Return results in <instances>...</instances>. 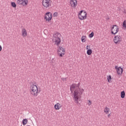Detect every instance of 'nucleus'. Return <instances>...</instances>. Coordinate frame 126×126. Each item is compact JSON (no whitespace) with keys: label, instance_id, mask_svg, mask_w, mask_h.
I'll return each mask as SVG.
<instances>
[{"label":"nucleus","instance_id":"obj_24","mask_svg":"<svg viewBox=\"0 0 126 126\" xmlns=\"http://www.w3.org/2000/svg\"><path fill=\"white\" fill-rule=\"evenodd\" d=\"M54 17H57L58 16V12H55L53 14Z\"/></svg>","mask_w":126,"mask_h":126},{"label":"nucleus","instance_id":"obj_9","mask_svg":"<svg viewBox=\"0 0 126 126\" xmlns=\"http://www.w3.org/2000/svg\"><path fill=\"white\" fill-rule=\"evenodd\" d=\"M52 18H53V14L50 12H48L45 14V16H44V19L46 20V21H50L51 20Z\"/></svg>","mask_w":126,"mask_h":126},{"label":"nucleus","instance_id":"obj_2","mask_svg":"<svg viewBox=\"0 0 126 126\" xmlns=\"http://www.w3.org/2000/svg\"><path fill=\"white\" fill-rule=\"evenodd\" d=\"M84 92V90L83 89L80 90L79 88L78 90L74 91L73 96L75 99V103H78V99H79V96L80 95H82V94H83Z\"/></svg>","mask_w":126,"mask_h":126},{"label":"nucleus","instance_id":"obj_4","mask_svg":"<svg viewBox=\"0 0 126 126\" xmlns=\"http://www.w3.org/2000/svg\"><path fill=\"white\" fill-rule=\"evenodd\" d=\"M87 13L86 12H83V10H81L80 13H79L78 17L81 20H84V19H86V17H87Z\"/></svg>","mask_w":126,"mask_h":126},{"label":"nucleus","instance_id":"obj_21","mask_svg":"<svg viewBox=\"0 0 126 126\" xmlns=\"http://www.w3.org/2000/svg\"><path fill=\"white\" fill-rule=\"evenodd\" d=\"M108 82L110 83V80L112 79V76L110 75L109 76H107V78Z\"/></svg>","mask_w":126,"mask_h":126},{"label":"nucleus","instance_id":"obj_6","mask_svg":"<svg viewBox=\"0 0 126 126\" xmlns=\"http://www.w3.org/2000/svg\"><path fill=\"white\" fill-rule=\"evenodd\" d=\"M17 4L18 5H23V6H26L28 4V0H17Z\"/></svg>","mask_w":126,"mask_h":126},{"label":"nucleus","instance_id":"obj_30","mask_svg":"<svg viewBox=\"0 0 126 126\" xmlns=\"http://www.w3.org/2000/svg\"><path fill=\"white\" fill-rule=\"evenodd\" d=\"M109 19H110V18H107V20H109Z\"/></svg>","mask_w":126,"mask_h":126},{"label":"nucleus","instance_id":"obj_3","mask_svg":"<svg viewBox=\"0 0 126 126\" xmlns=\"http://www.w3.org/2000/svg\"><path fill=\"white\" fill-rule=\"evenodd\" d=\"M31 94L32 96H35L37 97L38 96V94H39V92H38V87L36 85H32L31 87Z\"/></svg>","mask_w":126,"mask_h":126},{"label":"nucleus","instance_id":"obj_10","mask_svg":"<svg viewBox=\"0 0 126 126\" xmlns=\"http://www.w3.org/2000/svg\"><path fill=\"white\" fill-rule=\"evenodd\" d=\"M70 3L72 7L75 8L77 5V1L76 0H71Z\"/></svg>","mask_w":126,"mask_h":126},{"label":"nucleus","instance_id":"obj_17","mask_svg":"<svg viewBox=\"0 0 126 126\" xmlns=\"http://www.w3.org/2000/svg\"><path fill=\"white\" fill-rule=\"evenodd\" d=\"M125 96H126V93L125 92V91L121 92V98H125Z\"/></svg>","mask_w":126,"mask_h":126},{"label":"nucleus","instance_id":"obj_19","mask_svg":"<svg viewBox=\"0 0 126 126\" xmlns=\"http://www.w3.org/2000/svg\"><path fill=\"white\" fill-rule=\"evenodd\" d=\"M81 40L83 43H85V42H86V36H82Z\"/></svg>","mask_w":126,"mask_h":126},{"label":"nucleus","instance_id":"obj_26","mask_svg":"<svg viewBox=\"0 0 126 126\" xmlns=\"http://www.w3.org/2000/svg\"><path fill=\"white\" fill-rule=\"evenodd\" d=\"M88 102H88V105H91V104H92L91 101H90V100H89Z\"/></svg>","mask_w":126,"mask_h":126},{"label":"nucleus","instance_id":"obj_11","mask_svg":"<svg viewBox=\"0 0 126 126\" xmlns=\"http://www.w3.org/2000/svg\"><path fill=\"white\" fill-rule=\"evenodd\" d=\"M115 69H117V73L119 75H121L123 74V71H124V69L123 68L121 67H118V66H115Z\"/></svg>","mask_w":126,"mask_h":126},{"label":"nucleus","instance_id":"obj_16","mask_svg":"<svg viewBox=\"0 0 126 126\" xmlns=\"http://www.w3.org/2000/svg\"><path fill=\"white\" fill-rule=\"evenodd\" d=\"M104 112L107 115V114H109V112H110V108H108V107L106 106L104 109Z\"/></svg>","mask_w":126,"mask_h":126},{"label":"nucleus","instance_id":"obj_28","mask_svg":"<svg viewBox=\"0 0 126 126\" xmlns=\"http://www.w3.org/2000/svg\"><path fill=\"white\" fill-rule=\"evenodd\" d=\"M1 50H2V47H1V46L0 45V52H1Z\"/></svg>","mask_w":126,"mask_h":126},{"label":"nucleus","instance_id":"obj_1","mask_svg":"<svg viewBox=\"0 0 126 126\" xmlns=\"http://www.w3.org/2000/svg\"><path fill=\"white\" fill-rule=\"evenodd\" d=\"M61 33L59 32H56L53 34V41L55 42V45H57L58 47V54L59 55V56L63 57L64 56V54H65V49L64 48H63L61 46H60V44L61 43Z\"/></svg>","mask_w":126,"mask_h":126},{"label":"nucleus","instance_id":"obj_20","mask_svg":"<svg viewBox=\"0 0 126 126\" xmlns=\"http://www.w3.org/2000/svg\"><path fill=\"white\" fill-rule=\"evenodd\" d=\"M11 6H12V7H14V8L16 7V3H15L14 2H11Z\"/></svg>","mask_w":126,"mask_h":126},{"label":"nucleus","instance_id":"obj_15","mask_svg":"<svg viewBox=\"0 0 126 126\" xmlns=\"http://www.w3.org/2000/svg\"><path fill=\"white\" fill-rule=\"evenodd\" d=\"M22 34L23 37H26L27 36V31L25 29H23L22 31Z\"/></svg>","mask_w":126,"mask_h":126},{"label":"nucleus","instance_id":"obj_18","mask_svg":"<svg viewBox=\"0 0 126 126\" xmlns=\"http://www.w3.org/2000/svg\"><path fill=\"white\" fill-rule=\"evenodd\" d=\"M27 123H28V120L27 119H25L23 120V126H25Z\"/></svg>","mask_w":126,"mask_h":126},{"label":"nucleus","instance_id":"obj_5","mask_svg":"<svg viewBox=\"0 0 126 126\" xmlns=\"http://www.w3.org/2000/svg\"><path fill=\"white\" fill-rule=\"evenodd\" d=\"M42 5L44 7H50V6H52V0H43L42 1Z\"/></svg>","mask_w":126,"mask_h":126},{"label":"nucleus","instance_id":"obj_7","mask_svg":"<svg viewBox=\"0 0 126 126\" xmlns=\"http://www.w3.org/2000/svg\"><path fill=\"white\" fill-rule=\"evenodd\" d=\"M111 31L112 35H116V34L119 32V26L116 25H113L111 28Z\"/></svg>","mask_w":126,"mask_h":126},{"label":"nucleus","instance_id":"obj_14","mask_svg":"<svg viewBox=\"0 0 126 126\" xmlns=\"http://www.w3.org/2000/svg\"><path fill=\"white\" fill-rule=\"evenodd\" d=\"M75 87H76V84H73L70 88V90L71 92V93H72L73 92V90H74V89H75Z\"/></svg>","mask_w":126,"mask_h":126},{"label":"nucleus","instance_id":"obj_25","mask_svg":"<svg viewBox=\"0 0 126 126\" xmlns=\"http://www.w3.org/2000/svg\"><path fill=\"white\" fill-rule=\"evenodd\" d=\"M80 86V83H78L77 85H76V87H77L78 88H79V87Z\"/></svg>","mask_w":126,"mask_h":126},{"label":"nucleus","instance_id":"obj_22","mask_svg":"<svg viewBox=\"0 0 126 126\" xmlns=\"http://www.w3.org/2000/svg\"><path fill=\"white\" fill-rule=\"evenodd\" d=\"M123 27L126 29V20H124L123 23Z\"/></svg>","mask_w":126,"mask_h":126},{"label":"nucleus","instance_id":"obj_27","mask_svg":"<svg viewBox=\"0 0 126 126\" xmlns=\"http://www.w3.org/2000/svg\"><path fill=\"white\" fill-rule=\"evenodd\" d=\"M62 80H63V81H64V80H66V78H63Z\"/></svg>","mask_w":126,"mask_h":126},{"label":"nucleus","instance_id":"obj_13","mask_svg":"<svg viewBox=\"0 0 126 126\" xmlns=\"http://www.w3.org/2000/svg\"><path fill=\"white\" fill-rule=\"evenodd\" d=\"M62 106L60 103H57L54 105L55 110H60L62 108Z\"/></svg>","mask_w":126,"mask_h":126},{"label":"nucleus","instance_id":"obj_8","mask_svg":"<svg viewBox=\"0 0 126 126\" xmlns=\"http://www.w3.org/2000/svg\"><path fill=\"white\" fill-rule=\"evenodd\" d=\"M113 41L115 44H120L122 42V36L121 35H115L114 37Z\"/></svg>","mask_w":126,"mask_h":126},{"label":"nucleus","instance_id":"obj_29","mask_svg":"<svg viewBox=\"0 0 126 126\" xmlns=\"http://www.w3.org/2000/svg\"><path fill=\"white\" fill-rule=\"evenodd\" d=\"M108 118H110V117H111V114H108L107 116Z\"/></svg>","mask_w":126,"mask_h":126},{"label":"nucleus","instance_id":"obj_23","mask_svg":"<svg viewBox=\"0 0 126 126\" xmlns=\"http://www.w3.org/2000/svg\"><path fill=\"white\" fill-rule=\"evenodd\" d=\"M89 36L90 38H93V37H94V32H92L91 33H90Z\"/></svg>","mask_w":126,"mask_h":126},{"label":"nucleus","instance_id":"obj_12","mask_svg":"<svg viewBox=\"0 0 126 126\" xmlns=\"http://www.w3.org/2000/svg\"><path fill=\"white\" fill-rule=\"evenodd\" d=\"M86 50L87 51V54L88 55V56H90L92 54V50L91 49L90 45H87L86 47Z\"/></svg>","mask_w":126,"mask_h":126}]
</instances>
